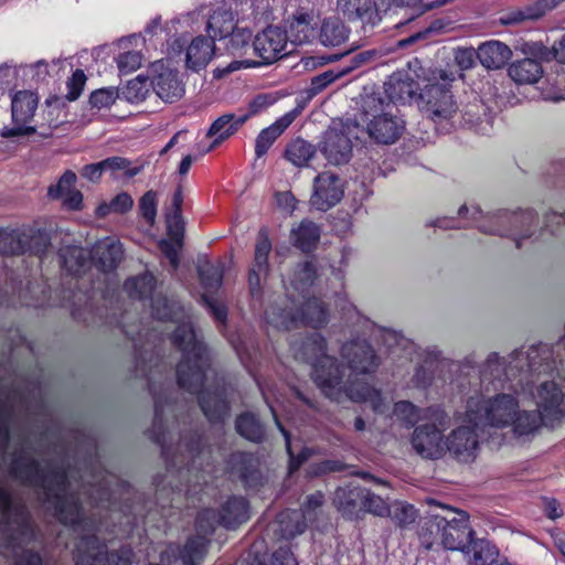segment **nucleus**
I'll use <instances>...</instances> for the list:
<instances>
[{"instance_id": "1", "label": "nucleus", "mask_w": 565, "mask_h": 565, "mask_svg": "<svg viewBox=\"0 0 565 565\" xmlns=\"http://www.w3.org/2000/svg\"><path fill=\"white\" fill-rule=\"evenodd\" d=\"M172 345L181 353L175 367L180 388L196 395L198 404L212 425H222L231 415V399L227 385L215 383L204 387L212 356L207 344L200 338L191 323L177 326L171 334Z\"/></svg>"}, {"instance_id": "2", "label": "nucleus", "mask_w": 565, "mask_h": 565, "mask_svg": "<svg viewBox=\"0 0 565 565\" xmlns=\"http://www.w3.org/2000/svg\"><path fill=\"white\" fill-rule=\"evenodd\" d=\"M291 349L295 359L311 365V377L328 398L338 403L345 398L355 403H370L375 413H385L387 407L380 391L364 382L350 380L343 383L342 370L337 359L327 354V341L321 334L315 333L300 343L295 342Z\"/></svg>"}, {"instance_id": "3", "label": "nucleus", "mask_w": 565, "mask_h": 565, "mask_svg": "<svg viewBox=\"0 0 565 565\" xmlns=\"http://www.w3.org/2000/svg\"><path fill=\"white\" fill-rule=\"evenodd\" d=\"M509 370L503 367V363L497 352L489 354L480 372L481 392H476L466 403L463 412V422L467 424H478L493 428H507L510 426L519 408V399L515 394L519 393L516 385L507 383L510 380Z\"/></svg>"}, {"instance_id": "4", "label": "nucleus", "mask_w": 565, "mask_h": 565, "mask_svg": "<svg viewBox=\"0 0 565 565\" xmlns=\"http://www.w3.org/2000/svg\"><path fill=\"white\" fill-rule=\"evenodd\" d=\"M9 473L20 483L42 490L44 503L53 510V516L62 525L77 529L84 523L79 498L73 492L66 493L70 480L65 467H43L35 458L18 456L12 458Z\"/></svg>"}, {"instance_id": "5", "label": "nucleus", "mask_w": 565, "mask_h": 565, "mask_svg": "<svg viewBox=\"0 0 565 565\" xmlns=\"http://www.w3.org/2000/svg\"><path fill=\"white\" fill-rule=\"evenodd\" d=\"M397 109L377 95H366L361 103V121L374 141L383 145L396 142L405 129V121Z\"/></svg>"}, {"instance_id": "6", "label": "nucleus", "mask_w": 565, "mask_h": 565, "mask_svg": "<svg viewBox=\"0 0 565 565\" xmlns=\"http://www.w3.org/2000/svg\"><path fill=\"white\" fill-rule=\"evenodd\" d=\"M455 81V74L439 70L434 72L419 93L422 110L436 126L447 128L458 113V105L448 85Z\"/></svg>"}, {"instance_id": "7", "label": "nucleus", "mask_w": 565, "mask_h": 565, "mask_svg": "<svg viewBox=\"0 0 565 565\" xmlns=\"http://www.w3.org/2000/svg\"><path fill=\"white\" fill-rule=\"evenodd\" d=\"M0 529L4 534V548L17 547L20 537L34 533L29 509L23 502H14L10 491L4 488H0Z\"/></svg>"}, {"instance_id": "8", "label": "nucleus", "mask_w": 565, "mask_h": 565, "mask_svg": "<svg viewBox=\"0 0 565 565\" xmlns=\"http://www.w3.org/2000/svg\"><path fill=\"white\" fill-rule=\"evenodd\" d=\"M51 246V235L45 228L22 226L18 228H0V254L34 255L42 257Z\"/></svg>"}, {"instance_id": "9", "label": "nucleus", "mask_w": 565, "mask_h": 565, "mask_svg": "<svg viewBox=\"0 0 565 565\" xmlns=\"http://www.w3.org/2000/svg\"><path fill=\"white\" fill-rule=\"evenodd\" d=\"M132 556L127 546L108 551L96 534L79 536L74 550L75 565H130Z\"/></svg>"}, {"instance_id": "10", "label": "nucleus", "mask_w": 565, "mask_h": 565, "mask_svg": "<svg viewBox=\"0 0 565 565\" xmlns=\"http://www.w3.org/2000/svg\"><path fill=\"white\" fill-rule=\"evenodd\" d=\"M355 120L332 122L323 134L320 150L329 163L340 166L349 162L352 154L351 138H358Z\"/></svg>"}, {"instance_id": "11", "label": "nucleus", "mask_w": 565, "mask_h": 565, "mask_svg": "<svg viewBox=\"0 0 565 565\" xmlns=\"http://www.w3.org/2000/svg\"><path fill=\"white\" fill-rule=\"evenodd\" d=\"M518 386L521 392H527L532 396L539 411L545 417L554 422L565 416V391L562 383L555 380H542L533 391L529 382L524 385L520 380Z\"/></svg>"}, {"instance_id": "12", "label": "nucleus", "mask_w": 565, "mask_h": 565, "mask_svg": "<svg viewBox=\"0 0 565 565\" xmlns=\"http://www.w3.org/2000/svg\"><path fill=\"white\" fill-rule=\"evenodd\" d=\"M460 425L452 429L446 437L445 456L449 454L451 458L459 462L469 463L475 461L478 456L480 436L478 424H467L463 422V413L458 416Z\"/></svg>"}, {"instance_id": "13", "label": "nucleus", "mask_w": 565, "mask_h": 565, "mask_svg": "<svg viewBox=\"0 0 565 565\" xmlns=\"http://www.w3.org/2000/svg\"><path fill=\"white\" fill-rule=\"evenodd\" d=\"M157 288V278L150 271L128 277L124 281V289L128 297L136 300H151L152 316L161 321L172 319V310L166 298L152 299Z\"/></svg>"}, {"instance_id": "14", "label": "nucleus", "mask_w": 565, "mask_h": 565, "mask_svg": "<svg viewBox=\"0 0 565 565\" xmlns=\"http://www.w3.org/2000/svg\"><path fill=\"white\" fill-rule=\"evenodd\" d=\"M449 424L447 416V424L440 426L438 422L428 420V423L415 427L411 444L415 452L424 459L437 460L445 457L446 437L444 430Z\"/></svg>"}, {"instance_id": "15", "label": "nucleus", "mask_w": 565, "mask_h": 565, "mask_svg": "<svg viewBox=\"0 0 565 565\" xmlns=\"http://www.w3.org/2000/svg\"><path fill=\"white\" fill-rule=\"evenodd\" d=\"M271 249L269 228L262 226L256 235L254 259L248 271V287L253 298L262 296L263 282L268 279L270 271L268 257Z\"/></svg>"}, {"instance_id": "16", "label": "nucleus", "mask_w": 565, "mask_h": 565, "mask_svg": "<svg viewBox=\"0 0 565 565\" xmlns=\"http://www.w3.org/2000/svg\"><path fill=\"white\" fill-rule=\"evenodd\" d=\"M458 215L462 218L471 220L473 223H477L480 231L488 233V234H498V235H505L507 233L502 231L501 228H494L493 225H502L505 223H509L513 226L521 225H530L532 224L536 215L533 211H523L520 213H508L502 212L498 213L495 215H492L489 217L490 225L486 223H478L480 218L482 217L483 213L477 205H461L458 210Z\"/></svg>"}, {"instance_id": "17", "label": "nucleus", "mask_w": 565, "mask_h": 565, "mask_svg": "<svg viewBox=\"0 0 565 565\" xmlns=\"http://www.w3.org/2000/svg\"><path fill=\"white\" fill-rule=\"evenodd\" d=\"M444 510L455 513V511L448 507L440 504ZM457 516L443 518L441 529V545L449 551L466 552L468 542L473 537V530L469 525V515L463 511H456Z\"/></svg>"}, {"instance_id": "18", "label": "nucleus", "mask_w": 565, "mask_h": 565, "mask_svg": "<svg viewBox=\"0 0 565 565\" xmlns=\"http://www.w3.org/2000/svg\"><path fill=\"white\" fill-rule=\"evenodd\" d=\"M38 108V96L30 90L17 92L11 100V115L14 126L8 128L4 137L29 136L35 132V127L30 126Z\"/></svg>"}, {"instance_id": "19", "label": "nucleus", "mask_w": 565, "mask_h": 565, "mask_svg": "<svg viewBox=\"0 0 565 565\" xmlns=\"http://www.w3.org/2000/svg\"><path fill=\"white\" fill-rule=\"evenodd\" d=\"M228 470L236 476L247 491H258L266 478L260 469L262 462L256 454L233 452L227 460Z\"/></svg>"}, {"instance_id": "20", "label": "nucleus", "mask_w": 565, "mask_h": 565, "mask_svg": "<svg viewBox=\"0 0 565 565\" xmlns=\"http://www.w3.org/2000/svg\"><path fill=\"white\" fill-rule=\"evenodd\" d=\"M341 358L356 375L374 373L380 365V359L364 340L345 342L341 348Z\"/></svg>"}, {"instance_id": "21", "label": "nucleus", "mask_w": 565, "mask_h": 565, "mask_svg": "<svg viewBox=\"0 0 565 565\" xmlns=\"http://www.w3.org/2000/svg\"><path fill=\"white\" fill-rule=\"evenodd\" d=\"M343 196V186L338 175L322 172L315 178L311 205L319 211H328L338 204Z\"/></svg>"}, {"instance_id": "22", "label": "nucleus", "mask_w": 565, "mask_h": 565, "mask_svg": "<svg viewBox=\"0 0 565 565\" xmlns=\"http://www.w3.org/2000/svg\"><path fill=\"white\" fill-rule=\"evenodd\" d=\"M169 401L167 396L154 395L153 396V420L150 428L145 434L148 438L158 445L161 449V456L164 458L166 463H171L170 451L171 447L167 444L168 428L163 416L164 407Z\"/></svg>"}, {"instance_id": "23", "label": "nucleus", "mask_w": 565, "mask_h": 565, "mask_svg": "<svg viewBox=\"0 0 565 565\" xmlns=\"http://www.w3.org/2000/svg\"><path fill=\"white\" fill-rule=\"evenodd\" d=\"M393 412L397 419L406 426H414L420 419L435 420L438 422L440 426L447 424V413L438 406L422 411L411 402L401 401L394 405Z\"/></svg>"}, {"instance_id": "24", "label": "nucleus", "mask_w": 565, "mask_h": 565, "mask_svg": "<svg viewBox=\"0 0 565 565\" xmlns=\"http://www.w3.org/2000/svg\"><path fill=\"white\" fill-rule=\"evenodd\" d=\"M221 515V526L236 530L250 518L249 501L243 495H231L217 509Z\"/></svg>"}, {"instance_id": "25", "label": "nucleus", "mask_w": 565, "mask_h": 565, "mask_svg": "<svg viewBox=\"0 0 565 565\" xmlns=\"http://www.w3.org/2000/svg\"><path fill=\"white\" fill-rule=\"evenodd\" d=\"M90 264L104 274L115 271L124 257V248L119 242L105 241L96 244L89 252Z\"/></svg>"}, {"instance_id": "26", "label": "nucleus", "mask_w": 565, "mask_h": 565, "mask_svg": "<svg viewBox=\"0 0 565 565\" xmlns=\"http://www.w3.org/2000/svg\"><path fill=\"white\" fill-rule=\"evenodd\" d=\"M289 320L318 329L328 323L329 312L320 299L312 297L303 300L296 312L289 313Z\"/></svg>"}, {"instance_id": "27", "label": "nucleus", "mask_w": 565, "mask_h": 565, "mask_svg": "<svg viewBox=\"0 0 565 565\" xmlns=\"http://www.w3.org/2000/svg\"><path fill=\"white\" fill-rule=\"evenodd\" d=\"M57 255L62 270L73 277H81L92 265L89 252L82 246H63L60 248Z\"/></svg>"}, {"instance_id": "28", "label": "nucleus", "mask_w": 565, "mask_h": 565, "mask_svg": "<svg viewBox=\"0 0 565 565\" xmlns=\"http://www.w3.org/2000/svg\"><path fill=\"white\" fill-rule=\"evenodd\" d=\"M247 119L248 115L235 114H224L215 119L206 132L207 138L214 137L206 151L218 147L224 140L234 135Z\"/></svg>"}, {"instance_id": "29", "label": "nucleus", "mask_w": 565, "mask_h": 565, "mask_svg": "<svg viewBox=\"0 0 565 565\" xmlns=\"http://www.w3.org/2000/svg\"><path fill=\"white\" fill-rule=\"evenodd\" d=\"M321 238V227L311 220L305 218L291 227L289 241L292 246L303 253H310L318 247Z\"/></svg>"}, {"instance_id": "30", "label": "nucleus", "mask_w": 565, "mask_h": 565, "mask_svg": "<svg viewBox=\"0 0 565 565\" xmlns=\"http://www.w3.org/2000/svg\"><path fill=\"white\" fill-rule=\"evenodd\" d=\"M552 422V419L545 417L539 409L521 411L519 407L509 427H511L515 437L527 438L534 436L543 425H548Z\"/></svg>"}, {"instance_id": "31", "label": "nucleus", "mask_w": 565, "mask_h": 565, "mask_svg": "<svg viewBox=\"0 0 565 565\" xmlns=\"http://www.w3.org/2000/svg\"><path fill=\"white\" fill-rule=\"evenodd\" d=\"M476 55L487 70H499L511 58L512 51L503 42L491 40L480 44Z\"/></svg>"}, {"instance_id": "32", "label": "nucleus", "mask_w": 565, "mask_h": 565, "mask_svg": "<svg viewBox=\"0 0 565 565\" xmlns=\"http://www.w3.org/2000/svg\"><path fill=\"white\" fill-rule=\"evenodd\" d=\"M151 85L157 95L167 103L175 102L184 93V87L179 79L178 72L169 68L154 75L151 79Z\"/></svg>"}, {"instance_id": "33", "label": "nucleus", "mask_w": 565, "mask_h": 565, "mask_svg": "<svg viewBox=\"0 0 565 565\" xmlns=\"http://www.w3.org/2000/svg\"><path fill=\"white\" fill-rule=\"evenodd\" d=\"M215 41L216 40H212L210 35L209 38L203 35L194 38L186 47V67L193 71H198L201 67L206 66L213 56Z\"/></svg>"}, {"instance_id": "34", "label": "nucleus", "mask_w": 565, "mask_h": 565, "mask_svg": "<svg viewBox=\"0 0 565 565\" xmlns=\"http://www.w3.org/2000/svg\"><path fill=\"white\" fill-rule=\"evenodd\" d=\"M508 74L519 85H532L542 78L543 67L536 58L526 57L510 64Z\"/></svg>"}, {"instance_id": "35", "label": "nucleus", "mask_w": 565, "mask_h": 565, "mask_svg": "<svg viewBox=\"0 0 565 565\" xmlns=\"http://www.w3.org/2000/svg\"><path fill=\"white\" fill-rule=\"evenodd\" d=\"M276 31L267 29L258 33L253 40V46L256 54L266 64H270L282 58V41L274 39Z\"/></svg>"}, {"instance_id": "36", "label": "nucleus", "mask_w": 565, "mask_h": 565, "mask_svg": "<svg viewBox=\"0 0 565 565\" xmlns=\"http://www.w3.org/2000/svg\"><path fill=\"white\" fill-rule=\"evenodd\" d=\"M237 24L238 20L234 13L225 7H220L210 15L206 29L212 40H223L233 33Z\"/></svg>"}, {"instance_id": "37", "label": "nucleus", "mask_w": 565, "mask_h": 565, "mask_svg": "<svg viewBox=\"0 0 565 565\" xmlns=\"http://www.w3.org/2000/svg\"><path fill=\"white\" fill-rule=\"evenodd\" d=\"M417 89L418 85L415 81L401 74H393L384 84L385 94L392 105L412 99Z\"/></svg>"}, {"instance_id": "38", "label": "nucleus", "mask_w": 565, "mask_h": 565, "mask_svg": "<svg viewBox=\"0 0 565 565\" xmlns=\"http://www.w3.org/2000/svg\"><path fill=\"white\" fill-rule=\"evenodd\" d=\"M210 544V539L194 534L188 537L179 552V557L184 565H199L204 561Z\"/></svg>"}, {"instance_id": "39", "label": "nucleus", "mask_w": 565, "mask_h": 565, "mask_svg": "<svg viewBox=\"0 0 565 565\" xmlns=\"http://www.w3.org/2000/svg\"><path fill=\"white\" fill-rule=\"evenodd\" d=\"M235 429L239 436L249 441L259 444L265 439L266 431L264 425L250 412H244L236 417Z\"/></svg>"}, {"instance_id": "40", "label": "nucleus", "mask_w": 565, "mask_h": 565, "mask_svg": "<svg viewBox=\"0 0 565 565\" xmlns=\"http://www.w3.org/2000/svg\"><path fill=\"white\" fill-rule=\"evenodd\" d=\"M466 554L471 553V562L473 565H497L499 551L486 540H473L468 542Z\"/></svg>"}, {"instance_id": "41", "label": "nucleus", "mask_w": 565, "mask_h": 565, "mask_svg": "<svg viewBox=\"0 0 565 565\" xmlns=\"http://www.w3.org/2000/svg\"><path fill=\"white\" fill-rule=\"evenodd\" d=\"M362 494L363 488L341 487L334 492L333 503L343 515L351 518L356 513L359 503L361 504Z\"/></svg>"}, {"instance_id": "42", "label": "nucleus", "mask_w": 565, "mask_h": 565, "mask_svg": "<svg viewBox=\"0 0 565 565\" xmlns=\"http://www.w3.org/2000/svg\"><path fill=\"white\" fill-rule=\"evenodd\" d=\"M312 17L308 13L296 15L285 29V42L289 41L295 45L307 43L312 36Z\"/></svg>"}, {"instance_id": "43", "label": "nucleus", "mask_w": 565, "mask_h": 565, "mask_svg": "<svg viewBox=\"0 0 565 565\" xmlns=\"http://www.w3.org/2000/svg\"><path fill=\"white\" fill-rule=\"evenodd\" d=\"M348 30L337 18L324 19L320 29L319 40L324 46L335 47L345 42Z\"/></svg>"}, {"instance_id": "44", "label": "nucleus", "mask_w": 565, "mask_h": 565, "mask_svg": "<svg viewBox=\"0 0 565 565\" xmlns=\"http://www.w3.org/2000/svg\"><path fill=\"white\" fill-rule=\"evenodd\" d=\"M443 518L440 514H428L422 522L418 530V539L420 545L425 550H431L437 542V539H441Z\"/></svg>"}, {"instance_id": "45", "label": "nucleus", "mask_w": 565, "mask_h": 565, "mask_svg": "<svg viewBox=\"0 0 565 565\" xmlns=\"http://www.w3.org/2000/svg\"><path fill=\"white\" fill-rule=\"evenodd\" d=\"M545 99L559 102L565 99V68L557 66L547 74L545 86L542 88Z\"/></svg>"}, {"instance_id": "46", "label": "nucleus", "mask_w": 565, "mask_h": 565, "mask_svg": "<svg viewBox=\"0 0 565 565\" xmlns=\"http://www.w3.org/2000/svg\"><path fill=\"white\" fill-rule=\"evenodd\" d=\"M282 135V117L275 120L273 125L263 129L255 141L256 158L264 157L274 142Z\"/></svg>"}, {"instance_id": "47", "label": "nucleus", "mask_w": 565, "mask_h": 565, "mask_svg": "<svg viewBox=\"0 0 565 565\" xmlns=\"http://www.w3.org/2000/svg\"><path fill=\"white\" fill-rule=\"evenodd\" d=\"M218 525L221 526L218 510L213 508L203 509L195 516V535H203L210 539Z\"/></svg>"}, {"instance_id": "48", "label": "nucleus", "mask_w": 565, "mask_h": 565, "mask_svg": "<svg viewBox=\"0 0 565 565\" xmlns=\"http://www.w3.org/2000/svg\"><path fill=\"white\" fill-rule=\"evenodd\" d=\"M463 124L477 132L486 134L489 131L490 120L487 117L486 108L481 103L470 104L462 115Z\"/></svg>"}, {"instance_id": "49", "label": "nucleus", "mask_w": 565, "mask_h": 565, "mask_svg": "<svg viewBox=\"0 0 565 565\" xmlns=\"http://www.w3.org/2000/svg\"><path fill=\"white\" fill-rule=\"evenodd\" d=\"M387 516H391L397 527L404 530L415 523L418 518V511L413 504L397 501L392 504Z\"/></svg>"}, {"instance_id": "50", "label": "nucleus", "mask_w": 565, "mask_h": 565, "mask_svg": "<svg viewBox=\"0 0 565 565\" xmlns=\"http://www.w3.org/2000/svg\"><path fill=\"white\" fill-rule=\"evenodd\" d=\"M313 153V147L302 139L290 142L285 150V157L297 167L306 166Z\"/></svg>"}, {"instance_id": "51", "label": "nucleus", "mask_w": 565, "mask_h": 565, "mask_svg": "<svg viewBox=\"0 0 565 565\" xmlns=\"http://www.w3.org/2000/svg\"><path fill=\"white\" fill-rule=\"evenodd\" d=\"M198 275L201 285L205 289L216 290L223 282V268L221 265H214L205 262L198 268Z\"/></svg>"}, {"instance_id": "52", "label": "nucleus", "mask_w": 565, "mask_h": 565, "mask_svg": "<svg viewBox=\"0 0 565 565\" xmlns=\"http://www.w3.org/2000/svg\"><path fill=\"white\" fill-rule=\"evenodd\" d=\"M317 278V268L311 260L298 265L294 273L291 285L296 290L305 291L313 285Z\"/></svg>"}, {"instance_id": "53", "label": "nucleus", "mask_w": 565, "mask_h": 565, "mask_svg": "<svg viewBox=\"0 0 565 565\" xmlns=\"http://www.w3.org/2000/svg\"><path fill=\"white\" fill-rule=\"evenodd\" d=\"M374 7L373 0H338V8L350 20L363 18L372 12Z\"/></svg>"}, {"instance_id": "54", "label": "nucleus", "mask_w": 565, "mask_h": 565, "mask_svg": "<svg viewBox=\"0 0 565 565\" xmlns=\"http://www.w3.org/2000/svg\"><path fill=\"white\" fill-rule=\"evenodd\" d=\"M361 505L366 512L377 516H387L390 514L391 507L388 503L380 495L366 489H363Z\"/></svg>"}, {"instance_id": "55", "label": "nucleus", "mask_w": 565, "mask_h": 565, "mask_svg": "<svg viewBox=\"0 0 565 565\" xmlns=\"http://www.w3.org/2000/svg\"><path fill=\"white\" fill-rule=\"evenodd\" d=\"M540 347H531L526 352H523L522 350L520 351H514L512 354H511V361H510V364H515V367H522L521 364L523 362H526V365H527V370L526 372L529 373H532V372H539V375L541 374V371H540V367L541 365H537L536 363V359L539 358L540 355Z\"/></svg>"}, {"instance_id": "56", "label": "nucleus", "mask_w": 565, "mask_h": 565, "mask_svg": "<svg viewBox=\"0 0 565 565\" xmlns=\"http://www.w3.org/2000/svg\"><path fill=\"white\" fill-rule=\"evenodd\" d=\"M158 196L153 190L147 191L139 200V212L143 220L152 225L157 216Z\"/></svg>"}, {"instance_id": "57", "label": "nucleus", "mask_w": 565, "mask_h": 565, "mask_svg": "<svg viewBox=\"0 0 565 565\" xmlns=\"http://www.w3.org/2000/svg\"><path fill=\"white\" fill-rule=\"evenodd\" d=\"M122 94L130 103L143 102L148 94L147 79L138 76L129 81L124 88Z\"/></svg>"}, {"instance_id": "58", "label": "nucleus", "mask_w": 565, "mask_h": 565, "mask_svg": "<svg viewBox=\"0 0 565 565\" xmlns=\"http://www.w3.org/2000/svg\"><path fill=\"white\" fill-rule=\"evenodd\" d=\"M306 527L307 523L301 510H294L285 515V539L303 533Z\"/></svg>"}, {"instance_id": "59", "label": "nucleus", "mask_w": 565, "mask_h": 565, "mask_svg": "<svg viewBox=\"0 0 565 565\" xmlns=\"http://www.w3.org/2000/svg\"><path fill=\"white\" fill-rule=\"evenodd\" d=\"M181 443L185 449V451L191 456V458H196L204 448V435L199 430H191L189 433H183L180 436Z\"/></svg>"}, {"instance_id": "60", "label": "nucleus", "mask_w": 565, "mask_h": 565, "mask_svg": "<svg viewBox=\"0 0 565 565\" xmlns=\"http://www.w3.org/2000/svg\"><path fill=\"white\" fill-rule=\"evenodd\" d=\"M12 418V409L7 402L0 401V452H2L11 438L10 420Z\"/></svg>"}, {"instance_id": "61", "label": "nucleus", "mask_w": 565, "mask_h": 565, "mask_svg": "<svg viewBox=\"0 0 565 565\" xmlns=\"http://www.w3.org/2000/svg\"><path fill=\"white\" fill-rule=\"evenodd\" d=\"M142 63V54L137 51L120 53L117 57V67L122 75L137 71Z\"/></svg>"}, {"instance_id": "62", "label": "nucleus", "mask_w": 565, "mask_h": 565, "mask_svg": "<svg viewBox=\"0 0 565 565\" xmlns=\"http://www.w3.org/2000/svg\"><path fill=\"white\" fill-rule=\"evenodd\" d=\"M279 100L278 93H266L256 95L248 104V111L244 115H248V118L260 114L268 107L273 106Z\"/></svg>"}, {"instance_id": "63", "label": "nucleus", "mask_w": 565, "mask_h": 565, "mask_svg": "<svg viewBox=\"0 0 565 565\" xmlns=\"http://www.w3.org/2000/svg\"><path fill=\"white\" fill-rule=\"evenodd\" d=\"M533 53L541 60L555 58L559 63H565V34L552 46V50H547L543 45H535Z\"/></svg>"}, {"instance_id": "64", "label": "nucleus", "mask_w": 565, "mask_h": 565, "mask_svg": "<svg viewBox=\"0 0 565 565\" xmlns=\"http://www.w3.org/2000/svg\"><path fill=\"white\" fill-rule=\"evenodd\" d=\"M76 174L72 170H66L61 178L58 179L56 184H53L49 188L47 194L52 199H60L66 192L73 190V186L76 183Z\"/></svg>"}]
</instances>
